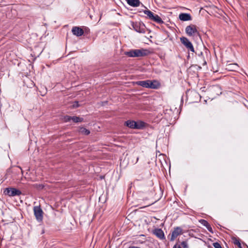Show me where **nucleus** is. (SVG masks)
I'll return each instance as SVG.
<instances>
[{
	"label": "nucleus",
	"mask_w": 248,
	"mask_h": 248,
	"mask_svg": "<svg viewBox=\"0 0 248 248\" xmlns=\"http://www.w3.org/2000/svg\"><path fill=\"white\" fill-rule=\"evenodd\" d=\"M152 20L158 23V24H162L163 23V21L162 20L161 17L157 15H155L152 19Z\"/></svg>",
	"instance_id": "obj_18"
},
{
	"label": "nucleus",
	"mask_w": 248,
	"mask_h": 248,
	"mask_svg": "<svg viewBox=\"0 0 248 248\" xmlns=\"http://www.w3.org/2000/svg\"><path fill=\"white\" fill-rule=\"evenodd\" d=\"M232 240H233V243L237 245L239 248H242L239 239H237L235 237H232Z\"/></svg>",
	"instance_id": "obj_20"
},
{
	"label": "nucleus",
	"mask_w": 248,
	"mask_h": 248,
	"mask_svg": "<svg viewBox=\"0 0 248 248\" xmlns=\"http://www.w3.org/2000/svg\"><path fill=\"white\" fill-rule=\"evenodd\" d=\"M183 233V230L180 227H176L174 228V230L172 232L170 235H168V238L170 239V241H174L176 237Z\"/></svg>",
	"instance_id": "obj_7"
},
{
	"label": "nucleus",
	"mask_w": 248,
	"mask_h": 248,
	"mask_svg": "<svg viewBox=\"0 0 248 248\" xmlns=\"http://www.w3.org/2000/svg\"><path fill=\"white\" fill-rule=\"evenodd\" d=\"M130 24L136 31L140 33H145L146 32V28L143 22L131 21Z\"/></svg>",
	"instance_id": "obj_2"
},
{
	"label": "nucleus",
	"mask_w": 248,
	"mask_h": 248,
	"mask_svg": "<svg viewBox=\"0 0 248 248\" xmlns=\"http://www.w3.org/2000/svg\"><path fill=\"white\" fill-rule=\"evenodd\" d=\"M196 54L198 55V56L199 57V61L201 62H203L202 65H206V62L204 58L203 52L202 51H200L199 53H197V52H196Z\"/></svg>",
	"instance_id": "obj_16"
},
{
	"label": "nucleus",
	"mask_w": 248,
	"mask_h": 248,
	"mask_svg": "<svg viewBox=\"0 0 248 248\" xmlns=\"http://www.w3.org/2000/svg\"><path fill=\"white\" fill-rule=\"evenodd\" d=\"M179 18L181 21H187L192 20V17L190 14L188 13H181L179 15Z\"/></svg>",
	"instance_id": "obj_9"
},
{
	"label": "nucleus",
	"mask_w": 248,
	"mask_h": 248,
	"mask_svg": "<svg viewBox=\"0 0 248 248\" xmlns=\"http://www.w3.org/2000/svg\"><path fill=\"white\" fill-rule=\"evenodd\" d=\"M160 84L157 81L148 80V88L156 89L158 88Z\"/></svg>",
	"instance_id": "obj_10"
},
{
	"label": "nucleus",
	"mask_w": 248,
	"mask_h": 248,
	"mask_svg": "<svg viewBox=\"0 0 248 248\" xmlns=\"http://www.w3.org/2000/svg\"><path fill=\"white\" fill-rule=\"evenodd\" d=\"M73 34L77 36H80L84 33V31L79 27H74L72 29Z\"/></svg>",
	"instance_id": "obj_8"
},
{
	"label": "nucleus",
	"mask_w": 248,
	"mask_h": 248,
	"mask_svg": "<svg viewBox=\"0 0 248 248\" xmlns=\"http://www.w3.org/2000/svg\"><path fill=\"white\" fill-rule=\"evenodd\" d=\"M125 125L132 129H140L144 127L145 123L142 121L136 122L133 120H128L125 122Z\"/></svg>",
	"instance_id": "obj_3"
},
{
	"label": "nucleus",
	"mask_w": 248,
	"mask_h": 248,
	"mask_svg": "<svg viewBox=\"0 0 248 248\" xmlns=\"http://www.w3.org/2000/svg\"><path fill=\"white\" fill-rule=\"evenodd\" d=\"M73 108H78L79 107V105H78V102H77V101H76L74 102L73 105Z\"/></svg>",
	"instance_id": "obj_27"
},
{
	"label": "nucleus",
	"mask_w": 248,
	"mask_h": 248,
	"mask_svg": "<svg viewBox=\"0 0 248 248\" xmlns=\"http://www.w3.org/2000/svg\"><path fill=\"white\" fill-rule=\"evenodd\" d=\"M238 65L236 63H231L227 65L226 69L229 71H235L238 69Z\"/></svg>",
	"instance_id": "obj_14"
},
{
	"label": "nucleus",
	"mask_w": 248,
	"mask_h": 248,
	"mask_svg": "<svg viewBox=\"0 0 248 248\" xmlns=\"http://www.w3.org/2000/svg\"><path fill=\"white\" fill-rule=\"evenodd\" d=\"M126 1L130 6L134 7L140 6V4L139 0H126Z\"/></svg>",
	"instance_id": "obj_13"
},
{
	"label": "nucleus",
	"mask_w": 248,
	"mask_h": 248,
	"mask_svg": "<svg viewBox=\"0 0 248 248\" xmlns=\"http://www.w3.org/2000/svg\"><path fill=\"white\" fill-rule=\"evenodd\" d=\"M213 246L215 248H222L220 244L218 242H215L213 244Z\"/></svg>",
	"instance_id": "obj_24"
},
{
	"label": "nucleus",
	"mask_w": 248,
	"mask_h": 248,
	"mask_svg": "<svg viewBox=\"0 0 248 248\" xmlns=\"http://www.w3.org/2000/svg\"><path fill=\"white\" fill-rule=\"evenodd\" d=\"M180 41L181 43L186 47L190 46V45L192 44L189 40L185 37H182L180 38Z\"/></svg>",
	"instance_id": "obj_15"
},
{
	"label": "nucleus",
	"mask_w": 248,
	"mask_h": 248,
	"mask_svg": "<svg viewBox=\"0 0 248 248\" xmlns=\"http://www.w3.org/2000/svg\"><path fill=\"white\" fill-rule=\"evenodd\" d=\"M144 13L146 14L149 17V19H151L153 18L154 14L151 11L147 10L143 11Z\"/></svg>",
	"instance_id": "obj_21"
},
{
	"label": "nucleus",
	"mask_w": 248,
	"mask_h": 248,
	"mask_svg": "<svg viewBox=\"0 0 248 248\" xmlns=\"http://www.w3.org/2000/svg\"><path fill=\"white\" fill-rule=\"evenodd\" d=\"M78 131L80 133L85 135H88L90 133L89 130L83 127H79Z\"/></svg>",
	"instance_id": "obj_19"
},
{
	"label": "nucleus",
	"mask_w": 248,
	"mask_h": 248,
	"mask_svg": "<svg viewBox=\"0 0 248 248\" xmlns=\"http://www.w3.org/2000/svg\"><path fill=\"white\" fill-rule=\"evenodd\" d=\"M150 53L149 50L145 49H132L125 52V54L130 57H140L148 55Z\"/></svg>",
	"instance_id": "obj_1"
},
{
	"label": "nucleus",
	"mask_w": 248,
	"mask_h": 248,
	"mask_svg": "<svg viewBox=\"0 0 248 248\" xmlns=\"http://www.w3.org/2000/svg\"><path fill=\"white\" fill-rule=\"evenodd\" d=\"M186 33L189 36H192L199 35V31L197 29L196 26L194 24H190L187 26L185 29Z\"/></svg>",
	"instance_id": "obj_5"
},
{
	"label": "nucleus",
	"mask_w": 248,
	"mask_h": 248,
	"mask_svg": "<svg viewBox=\"0 0 248 248\" xmlns=\"http://www.w3.org/2000/svg\"><path fill=\"white\" fill-rule=\"evenodd\" d=\"M72 116L66 115L64 117L63 120L65 122H68L72 120Z\"/></svg>",
	"instance_id": "obj_23"
},
{
	"label": "nucleus",
	"mask_w": 248,
	"mask_h": 248,
	"mask_svg": "<svg viewBox=\"0 0 248 248\" xmlns=\"http://www.w3.org/2000/svg\"><path fill=\"white\" fill-rule=\"evenodd\" d=\"M153 233L158 238H159L161 239H163L165 238L164 232L161 229H155Z\"/></svg>",
	"instance_id": "obj_11"
},
{
	"label": "nucleus",
	"mask_w": 248,
	"mask_h": 248,
	"mask_svg": "<svg viewBox=\"0 0 248 248\" xmlns=\"http://www.w3.org/2000/svg\"><path fill=\"white\" fill-rule=\"evenodd\" d=\"M172 248H182L180 245H177V244H175Z\"/></svg>",
	"instance_id": "obj_28"
},
{
	"label": "nucleus",
	"mask_w": 248,
	"mask_h": 248,
	"mask_svg": "<svg viewBox=\"0 0 248 248\" xmlns=\"http://www.w3.org/2000/svg\"><path fill=\"white\" fill-rule=\"evenodd\" d=\"M200 222L202 225H203L206 228V229L208 230L209 232H210L211 233H213L212 228L207 221L204 219H201L200 220Z\"/></svg>",
	"instance_id": "obj_12"
},
{
	"label": "nucleus",
	"mask_w": 248,
	"mask_h": 248,
	"mask_svg": "<svg viewBox=\"0 0 248 248\" xmlns=\"http://www.w3.org/2000/svg\"><path fill=\"white\" fill-rule=\"evenodd\" d=\"M4 195H8L10 197H14L15 196H19L21 194V191L14 187L6 188L3 192Z\"/></svg>",
	"instance_id": "obj_4"
},
{
	"label": "nucleus",
	"mask_w": 248,
	"mask_h": 248,
	"mask_svg": "<svg viewBox=\"0 0 248 248\" xmlns=\"http://www.w3.org/2000/svg\"><path fill=\"white\" fill-rule=\"evenodd\" d=\"M136 84L144 88H148V80H140L136 82Z\"/></svg>",
	"instance_id": "obj_17"
},
{
	"label": "nucleus",
	"mask_w": 248,
	"mask_h": 248,
	"mask_svg": "<svg viewBox=\"0 0 248 248\" xmlns=\"http://www.w3.org/2000/svg\"><path fill=\"white\" fill-rule=\"evenodd\" d=\"M187 49H188L189 50H190L191 52H194V47L193 46V45L192 44H191L190 46H188L187 47H186Z\"/></svg>",
	"instance_id": "obj_26"
},
{
	"label": "nucleus",
	"mask_w": 248,
	"mask_h": 248,
	"mask_svg": "<svg viewBox=\"0 0 248 248\" xmlns=\"http://www.w3.org/2000/svg\"><path fill=\"white\" fill-rule=\"evenodd\" d=\"M72 120L75 123L82 122L83 121V118L77 116H72Z\"/></svg>",
	"instance_id": "obj_22"
},
{
	"label": "nucleus",
	"mask_w": 248,
	"mask_h": 248,
	"mask_svg": "<svg viewBox=\"0 0 248 248\" xmlns=\"http://www.w3.org/2000/svg\"><path fill=\"white\" fill-rule=\"evenodd\" d=\"M34 215L36 217V220L40 222L43 220L44 212L41 208V206H35L33 207Z\"/></svg>",
	"instance_id": "obj_6"
},
{
	"label": "nucleus",
	"mask_w": 248,
	"mask_h": 248,
	"mask_svg": "<svg viewBox=\"0 0 248 248\" xmlns=\"http://www.w3.org/2000/svg\"><path fill=\"white\" fill-rule=\"evenodd\" d=\"M181 245L183 248H188V246L186 242L183 241L181 243Z\"/></svg>",
	"instance_id": "obj_25"
}]
</instances>
